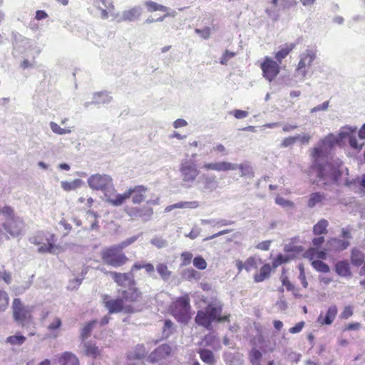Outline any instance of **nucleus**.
<instances>
[{"label":"nucleus","instance_id":"f257e3e1","mask_svg":"<svg viewBox=\"0 0 365 365\" xmlns=\"http://www.w3.org/2000/svg\"><path fill=\"white\" fill-rule=\"evenodd\" d=\"M348 170L343 165L337 167L327 163L318 171V176L324 185L334 182L344 184L355 192L365 195V175L361 178L350 180L348 177Z\"/></svg>","mask_w":365,"mask_h":365},{"label":"nucleus","instance_id":"f03ea898","mask_svg":"<svg viewBox=\"0 0 365 365\" xmlns=\"http://www.w3.org/2000/svg\"><path fill=\"white\" fill-rule=\"evenodd\" d=\"M222 305L219 301L210 303L205 310L197 312L195 317V322L207 329H211L213 322H222L227 320V317H222Z\"/></svg>","mask_w":365,"mask_h":365},{"label":"nucleus","instance_id":"7ed1b4c3","mask_svg":"<svg viewBox=\"0 0 365 365\" xmlns=\"http://www.w3.org/2000/svg\"><path fill=\"white\" fill-rule=\"evenodd\" d=\"M148 191V188L145 185H135L129 187L123 193L115 195L114 197L109 196L108 202L113 206H120L131 198L133 204H140L145 200Z\"/></svg>","mask_w":365,"mask_h":365},{"label":"nucleus","instance_id":"20e7f679","mask_svg":"<svg viewBox=\"0 0 365 365\" xmlns=\"http://www.w3.org/2000/svg\"><path fill=\"white\" fill-rule=\"evenodd\" d=\"M192 158H183L179 165L182 185L186 188L192 187L200 174L197 165L193 159L196 157V154H192Z\"/></svg>","mask_w":365,"mask_h":365},{"label":"nucleus","instance_id":"39448f33","mask_svg":"<svg viewBox=\"0 0 365 365\" xmlns=\"http://www.w3.org/2000/svg\"><path fill=\"white\" fill-rule=\"evenodd\" d=\"M202 169L206 171L213 170L216 172H226L240 169L241 176H252L253 171L252 167L247 163L237 164L228 161H212L205 162L202 165Z\"/></svg>","mask_w":365,"mask_h":365},{"label":"nucleus","instance_id":"423d86ee","mask_svg":"<svg viewBox=\"0 0 365 365\" xmlns=\"http://www.w3.org/2000/svg\"><path fill=\"white\" fill-rule=\"evenodd\" d=\"M87 182L93 190L102 191L107 200L109 196L115 197L113 179L110 175L106 174L91 175L88 178Z\"/></svg>","mask_w":365,"mask_h":365},{"label":"nucleus","instance_id":"0eeeda50","mask_svg":"<svg viewBox=\"0 0 365 365\" xmlns=\"http://www.w3.org/2000/svg\"><path fill=\"white\" fill-rule=\"evenodd\" d=\"M190 308V298L186 294L173 302L170 307V311L178 321L187 323L191 319Z\"/></svg>","mask_w":365,"mask_h":365},{"label":"nucleus","instance_id":"6e6552de","mask_svg":"<svg viewBox=\"0 0 365 365\" xmlns=\"http://www.w3.org/2000/svg\"><path fill=\"white\" fill-rule=\"evenodd\" d=\"M317 57V51L314 48H307L299 55V61L295 70L297 81H304L308 73L309 68Z\"/></svg>","mask_w":365,"mask_h":365},{"label":"nucleus","instance_id":"1a4fd4ad","mask_svg":"<svg viewBox=\"0 0 365 365\" xmlns=\"http://www.w3.org/2000/svg\"><path fill=\"white\" fill-rule=\"evenodd\" d=\"M337 143H339V137L332 133L319 141L312 149L311 154L314 163H317L319 158L327 156Z\"/></svg>","mask_w":365,"mask_h":365},{"label":"nucleus","instance_id":"9d476101","mask_svg":"<svg viewBox=\"0 0 365 365\" xmlns=\"http://www.w3.org/2000/svg\"><path fill=\"white\" fill-rule=\"evenodd\" d=\"M103 262L109 266L119 267L124 265L128 258L114 245L103 249L101 252Z\"/></svg>","mask_w":365,"mask_h":365},{"label":"nucleus","instance_id":"9b49d317","mask_svg":"<svg viewBox=\"0 0 365 365\" xmlns=\"http://www.w3.org/2000/svg\"><path fill=\"white\" fill-rule=\"evenodd\" d=\"M33 307H25L19 298H15L12 303L13 317L16 322L22 326L31 322Z\"/></svg>","mask_w":365,"mask_h":365},{"label":"nucleus","instance_id":"f8f14e48","mask_svg":"<svg viewBox=\"0 0 365 365\" xmlns=\"http://www.w3.org/2000/svg\"><path fill=\"white\" fill-rule=\"evenodd\" d=\"M55 242L54 235L44 232H39L32 240V242L38 246V252L40 253H55Z\"/></svg>","mask_w":365,"mask_h":365},{"label":"nucleus","instance_id":"ddd939ff","mask_svg":"<svg viewBox=\"0 0 365 365\" xmlns=\"http://www.w3.org/2000/svg\"><path fill=\"white\" fill-rule=\"evenodd\" d=\"M103 301L109 313L133 312V309L130 305L125 304L119 294L117 299H112L109 296L105 295Z\"/></svg>","mask_w":365,"mask_h":365},{"label":"nucleus","instance_id":"4468645a","mask_svg":"<svg viewBox=\"0 0 365 365\" xmlns=\"http://www.w3.org/2000/svg\"><path fill=\"white\" fill-rule=\"evenodd\" d=\"M263 76L269 82L272 81L279 73V63L269 56H265L260 64Z\"/></svg>","mask_w":365,"mask_h":365},{"label":"nucleus","instance_id":"2eb2a0df","mask_svg":"<svg viewBox=\"0 0 365 365\" xmlns=\"http://www.w3.org/2000/svg\"><path fill=\"white\" fill-rule=\"evenodd\" d=\"M126 214L133 220L141 218L143 221H148L153 215V210L148 205L141 207H130L125 210Z\"/></svg>","mask_w":365,"mask_h":365},{"label":"nucleus","instance_id":"dca6fc26","mask_svg":"<svg viewBox=\"0 0 365 365\" xmlns=\"http://www.w3.org/2000/svg\"><path fill=\"white\" fill-rule=\"evenodd\" d=\"M62 320L57 316L53 317L46 326V337L48 339H56L61 334Z\"/></svg>","mask_w":365,"mask_h":365},{"label":"nucleus","instance_id":"f3484780","mask_svg":"<svg viewBox=\"0 0 365 365\" xmlns=\"http://www.w3.org/2000/svg\"><path fill=\"white\" fill-rule=\"evenodd\" d=\"M142 14V9L140 6H135L129 9L125 10L122 12L121 15L118 17V14L115 18L118 22L121 21H133L137 20ZM116 14H114L115 15Z\"/></svg>","mask_w":365,"mask_h":365},{"label":"nucleus","instance_id":"a211bd4d","mask_svg":"<svg viewBox=\"0 0 365 365\" xmlns=\"http://www.w3.org/2000/svg\"><path fill=\"white\" fill-rule=\"evenodd\" d=\"M338 312V309L335 305H331L329 307L325 315L321 313L317 318V322L321 325H329L331 324Z\"/></svg>","mask_w":365,"mask_h":365},{"label":"nucleus","instance_id":"6ab92c4d","mask_svg":"<svg viewBox=\"0 0 365 365\" xmlns=\"http://www.w3.org/2000/svg\"><path fill=\"white\" fill-rule=\"evenodd\" d=\"M171 352V347L168 344H163L155 349L149 356L150 361L154 362L169 356Z\"/></svg>","mask_w":365,"mask_h":365},{"label":"nucleus","instance_id":"aec40b11","mask_svg":"<svg viewBox=\"0 0 365 365\" xmlns=\"http://www.w3.org/2000/svg\"><path fill=\"white\" fill-rule=\"evenodd\" d=\"M118 294L123 299V302H137L141 297V293L134 287H130L128 289L120 291Z\"/></svg>","mask_w":365,"mask_h":365},{"label":"nucleus","instance_id":"412c9836","mask_svg":"<svg viewBox=\"0 0 365 365\" xmlns=\"http://www.w3.org/2000/svg\"><path fill=\"white\" fill-rule=\"evenodd\" d=\"M349 246V242L344 240L332 238L327 244V250L341 251L346 249Z\"/></svg>","mask_w":365,"mask_h":365},{"label":"nucleus","instance_id":"4be33fe9","mask_svg":"<svg viewBox=\"0 0 365 365\" xmlns=\"http://www.w3.org/2000/svg\"><path fill=\"white\" fill-rule=\"evenodd\" d=\"M112 98L106 92L95 93L93 96L92 102H86L84 106L88 108L91 104H105L110 102Z\"/></svg>","mask_w":365,"mask_h":365},{"label":"nucleus","instance_id":"5701e85b","mask_svg":"<svg viewBox=\"0 0 365 365\" xmlns=\"http://www.w3.org/2000/svg\"><path fill=\"white\" fill-rule=\"evenodd\" d=\"M200 206L197 201H184L170 205L165 207V211L168 212L173 209H195Z\"/></svg>","mask_w":365,"mask_h":365},{"label":"nucleus","instance_id":"b1692460","mask_svg":"<svg viewBox=\"0 0 365 365\" xmlns=\"http://www.w3.org/2000/svg\"><path fill=\"white\" fill-rule=\"evenodd\" d=\"M326 200V195L320 192H312L309 195L307 200V206L309 208H313L317 205H320L324 203Z\"/></svg>","mask_w":365,"mask_h":365},{"label":"nucleus","instance_id":"393cba45","mask_svg":"<svg viewBox=\"0 0 365 365\" xmlns=\"http://www.w3.org/2000/svg\"><path fill=\"white\" fill-rule=\"evenodd\" d=\"M326 251H327V249L324 250H318L317 248L310 247L304 253V257L309 260L317 259H324L327 257Z\"/></svg>","mask_w":365,"mask_h":365},{"label":"nucleus","instance_id":"a878e982","mask_svg":"<svg viewBox=\"0 0 365 365\" xmlns=\"http://www.w3.org/2000/svg\"><path fill=\"white\" fill-rule=\"evenodd\" d=\"M58 363L61 365H79L78 358L71 352H65L59 356Z\"/></svg>","mask_w":365,"mask_h":365},{"label":"nucleus","instance_id":"bb28decb","mask_svg":"<svg viewBox=\"0 0 365 365\" xmlns=\"http://www.w3.org/2000/svg\"><path fill=\"white\" fill-rule=\"evenodd\" d=\"M202 183L205 190H213L217 187L216 176L214 175L204 174L202 175Z\"/></svg>","mask_w":365,"mask_h":365},{"label":"nucleus","instance_id":"cd10ccee","mask_svg":"<svg viewBox=\"0 0 365 365\" xmlns=\"http://www.w3.org/2000/svg\"><path fill=\"white\" fill-rule=\"evenodd\" d=\"M144 5L148 12L162 11L167 12L169 11V8L163 4H158L151 0H146L144 2Z\"/></svg>","mask_w":365,"mask_h":365},{"label":"nucleus","instance_id":"c85d7f7f","mask_svg":"<svg viewBox=\"0 0 365 365\" xmlns=\"http://www.w3.org/2000/svg\"><path fill=\"white\" fill-rule=\"evenodd\" d=\"M295 46L294 43L285 44L283 47H282L276 53L275 58L277 62L279 64L282 63V61L285 58L287 55L294 49Z\"/></svg>","mask_w":365,"mask_h":365},{"label":"nucleus","instance_id":"c756f323","mask_svg":"<svg viewBox=\"0 0 365 365\" xmlns=\"http://www.w3.org/2000/svg\"><path fill=\"white\" fill-rule=\"evenodd\" d=\"M147 354V351L143 344H138L135 349L128 354L129 359H142Z\"/></svg>","mask_w":365,"mask_h":365},{"label":"nucleus","instance_id":"7c9ffc66","mask_svg":"<svg viewBox=\"0 0 365 365\" xmlns=\"http://www.w3.org/2000/svg\"><path fill=\"white\" fill-rule=\"evenodd\" d=\"M85 353L87 356L96 358L101 355V349L92 341H88L84 344Z\"/></svg>","mask_w":365,"mask_h":365},{"label":"nucleus","instance_id":"2f4dec72","mask_svg":"<svg viewBox=\"0 0 365 365\" xmlns=\"http://www.w3.org/2000/svg\"><path fill=\"white\" fill-rule=\"evenodd\" d=\"M336 272L342 277H348L351 275L349 265L346 262H339L335 265Z\"/></svg>","mask_w":365,"mask_h":365},{"label":"nucleus","instance_id":"473e14b6","mask_svg":"<svg viewBox=\"0 0 365 365\" xmlns=\"http://www.w3.org/2000/svg\"><path fill=\"white\" fill-rule=\"evenodd\" d=\"M83 181L81 179H76L73 181H61V186L65 191H71L79 188L83 185Z\"/></svg>","mask_w":365,"mask_h":365},{"label":"nucleus","instance_id":"72a5a7b5","mask_svg":"<svg viewBox=\"0 0 365 365\" xmlns=\"http://www.w3.org/2000/svg\"><path fill=\"white\" fill-rule=\"evenodd\" d=\"M109 274L111 276L115 282H116L120 286H123L126 282H128L130 279L129 274L127 273L110 272Z\"/></svg>","mask_w":365,"mask_h":365},{"label":"nucleus","instance_id":"f704fd0d","mask_svg":"<svg viewBox=\"0 0 365 365\" xmlns=\"http://www.w3.org/2000/svg\"><path fill=\"white\" fill-rule=\"evenodd\" d=\"M271 272V267L269 264H266L260 269L259 273L256 274L254 277L256 282H260L268 278Z\"/></svg>","mask_w":365,"mask_h":365},{"label":"nucleus","instance_id":"c9c22d12","mask_svg":"<svg viewBox=\"0 0 365 365\" xmlns=\"http://www.w3.org/2000/svg\"><path fill=\"white\" fill-rule=\"evenodd\" d=\"M50 128L52 132L57 135H66L70 134L73 130V127H68L63 128L55 122H50Z\"/></svg>","mask_w":365,"mask_h":365},{"label":"nucleus","instance_id":"e433bc0d","mask_svg":"<svg viewBox=\"0 0 365 365\" xmlns=\"http://www.w3.org/2000/svg\"><path fill=\"white\" fill-rule=\"evenodd\" d=\"M356 127H352L349 125L344 126L341 128L339 135L336 136L339 137V142L346 138H349V136L354 135V133L356 131Z\"/></svg>","mask_w":365,"mask_h":365},{"label":"nucleus","instance_id":"4c0bfd02","mask_svg":"<svg viewBox=\"0 0 365 365\" xmlns=\"http://www.w3.org/2000/svg\"><path fill=\"white\" fill-rule=\"evenodd\" d=\"M351 263L355 266H360L364 263V255L357 249H353L351 257Z\"/></svg>","mask_w":365,"mask_h":365},{"label":"nucleus","instance_id":"58836bf2","mask_svg":"<svg viewBox=\"0 0 365 365\" xmlns=\"http://www.w3.org/2000/svg\"><path fill=\"white\" fill-rule=\"evenodd\" d=\"M328 221L325 219L320 220L313 227L314 235H322L327 232Z\"/></svg>","mask_w":365,"mask_h":365},{"label":"nucleus","instance_id":"ea45409f","mask_svg":"<svg viewBox=\"0 0 365 365\" xmlns=\"http://www.w3.org/2000/svg\"><path fill=\"white\" fill-rule=\"evenodd\" d=\"M200 359L205 363L212 365L215 362L213 353L207 349H202L200 351Z\"/></svg>","mask_w":365,"mask_h":365},{"label":"nucleus","instance_id":"a19ab883","mask_svg":"<svg viewBox=\"0 0 365 365\" xmlns=\"http://www.w3.org/2000/svg\"><path fill=\"white\" fill-rule=\"evenodd\" d=\"M157 272L160 275L163 279L168 280L170 275L171 272L168 269V267L165 263H159L156 267Z\"/></svg>","mask_w":365,"mask_h":365},{"label":"nucleus","instance_id":"79ce46f5","mask_svg":"<svg viewBox=\"0 0 365 365\" xmlns=\"http://www.w3.org/2000/svg\"><path fill=\"white\" fill-rule=\"evenodd\" d=\"M349 143L350 147L356 153H359L364 145V142L360 138L358 140L355 135L349 136Z\"/></svg>","mask_w":365,"mask_h":365},{"label":"nucleus","instance_id":"37998d69","mask_svg":"<svg viewBox=\"0 0 365 365\" xmlns=\"http://www.w3.org/2000/svg\"><path fill=\"white\" fill-rule=\"evenodd\" d=\"M312 261V267L318 272L327 273L330 271L329 267L324 262L318 259H313Z\"/></svg>","mask_w":365,"mask_h":365},{"label":"nucleus","instance_id":"c03bdc74","mask_svg":"<svg viewBox=\"0 0 365 365\" xmlns=\"http://www.w3.org/2000/svg\"><path fill=\"white\" fill-rule=\"evenodd\" d=\"M96 322V320L91 321L83 327L81 329V336L83 339L88 337Z\"/></svg>","mask_w":365,"mask_h":365},{"label":"nucleus","instance_id":"a18cd8bd","mask_svg":"<svg viewBox=\"0 0 365 365\" xmlns=\"http://www.w3.org/2000/svg\"><path fill=\"white\" fill-rule=\"evenodd\" d=\"M9 297L8 294L0 289V312H4L9 306Z\"/></svg>","mask_w":365,"mask_h":365},{"label":"nucleus","instance_id":"49530a36","mask_svg":"<svg viewBox=\"0 0 365 365\" xmlns=\"http://www.w3.org/2000/svg\"><path fill=\"white\" fill-rule=\"evenodd\" d=\"M275 202L278 205H280L281 207L284 208L292 209L294 207V204L293 202L286 200L285 198L279 196H277L275 198Z\"/></svg>","mask_w":365,"mask_h":365},{"label":"nucleus","instance_id":"de8ad7c7","mask_svg":"<svg viewBox=\"0 0 365 365\" xmlns=\"http://www.w3.org/2000/svg\"><path fill=\"white\" fill-rule=\"evenodd\" d=\"M173 323L168 319L165 321L164 326L163 328V336L168 338L173 333Z\"/></svg>","mask_w":365,"mask_h":365},{"label":"nucleus","instance_id":"09e8293b","mask_svg":"<svg viewBox=\"0 0 365 365\" xmlns=\"http://www.w3.org/2000/svg\"><path fill=\"white\" fill-rule=\"evenodd\" d=\"M258 261H260V259H257V258H256L255 257H249L245 262V269H246V271H247V272H250L252 269L256 268L257 267V262Z\"/></svg>","mask_w":365,"mask_h":365},{"label":"nucleus","instance_id":"8fccbe9b","mask_svg":"<svg viewBox=\"0 0 365 365\" xmlns=\"http://www.w3.org/2000/svg\"><path fill=\"white\" fill-rule=\"evenodd\" d=\"M87 219L91 221V229L95 230L98 228L97 214L91 210H88L86 213Z\"/></svg>","mask_w":365,"mask_h":365},{"label":"nucleus","instance_id":"3c124183","mask_svg":"<svg viewBox=\"0 0 365 365\" xmlns=\"http://www.w3.org/2000/svg\"><path fill=\"white\" fill-rule=\"evenodd\" d=\"M138 239V237L137 236H133L131 237H129L128 239H126L125 240L121 242L120 244L118 245H115L114 246L115 247H118V249L122 252V250L123 249H125V247H127L128 246L130 245L131 244H133V242H135Z\"/></svg>","mask_w":365,"mask_h":365},{"label":"nucleus","instance_id":"603ef678","mask_svg":"<svg viewBox=\"0 0 365 365\" xmlns=\"http://www.w3.org/2000/svg\"><path fill=\"white\" fill-rule=\"evenodd\" d=\"M250 361L253 365H259V359L262 357V354L256 349H253L250 354Z\"/></svg>","mask_w":365,"mask_h":365},{"label":"nucleus","instance_id":"864d4df0","mask_svg":"<svg viewBox=\"0 0 365 365\" xmlns=\"http://www.w3.org/2000/svg\"><path fill=\"white\" fill-rule=\"evenodd\" d=\"M26 340V338L22 335H15L9 336L6 339V341L11 344H22Z\"/></svg>","mask_w":365,"mask_h":365},{"label":"nucleus","instance_id":"5fc2aeb1","mask_svg":"<svg viewBox=\"0 0 365 365\" xmlns=\"http://www.w3.org/2000/svg\"><path fill=\"white\" fill-rule=\"evenodd\" d=\"M193 265L201 270L205 269L207 267V262L202 257L198 256L194 258Z\"/></svg>","mask_w":365,"mask_h":365},{"label":"nucleus","instance_id":"6e6d98bb","mask_svg":"<svg viewBox=\"0 0 365 365\" xmlns=\"http://www.w3.org/2000/svg\"><path fill=\"white\" fill-rule=\"evenodd\" d=\"M296 142L299 141L302 145H307L312 139V135L309 133L298 134L295 135Z\"/></svg>","mask_w":365,"mask_h":365},{"label":"nucleus","instance_id":"4d7b16f0","mask_svg":"<svg viewBox=\"0 0 365 365\" xmlns=\"http://www.w3.org/2000/svg\"><path fill=\"white\" fill-rule=\"evenodd\" d=\"M150 243L157 248H163L167 246V241L162 237H153L150 240Z\"/></svg>","mask_w":365,"mask_h":365},{"label":"nucleus","instance_id":"13d9d810","mask_svg":"<svg viewBox=\"0 0 365 365\" xmlns=\"http://www.w3.org/2000/svg\"><path fill=\"white\" fill-rule=\"evenodd\" d=\"M0 280L4 281L7 284L11 282V274L6 271L4 267L0 269Z\"/></svg>","mask_w":365,"mask_h":365},{"label":"nucleus","instance_id":"bf43d9fd","mask_svg":"<svg viewBox=\"0 0 365 365\" xmlns=\"http://www.w3.org/2000/svg\"><path fill=\"white\" fill-rule=\"evenodd\" d=\"M297 1L296 0H279V6L282 9H289L296 6Z\"/></svg>","mask_w":365,"mask_h":365},{"label":"nucleus","instance_id":"052dcab7","mask_svg":"<svg viewBox=\"0 0 365 365\" xmlns=\"http://www.w3.org/2000/svg\"><path fill=\"white\" fill-rule=\"evenodd\" d=\"M230 115H232L235 116L237 119H243L248 116L249 113L246 110H233L230 112Z\"/></svg>","mask_w":365,"mask_h":365},{"label":"nucleus","instance_id":"680f3d73","mask_svg":"<svg viewBox=\"0 0 365 365\" xmlns=\"http://www.w3.org/2000/svg\"><path fill=\"white\" fill-rule=\"evenodd\" d=\"M1 213L5 216V218H9L13 217H18L14 214V210L9 206H4L1 209Z\"/></svg>","mask_w":365,"mask_h":365},{"label":"nucleus","instance_id":"e2e57ef3","mask_svg":"<svg viewBox=\"0 0 365 365\" xmlns=\"http://www.w3.org/2000/svg\"><path fill=\"white\" fill-rule=\"evenodd\" d=\"M235 56V53L234 52H231L227 50L225 51V52L224 53V54L222 55V56L220 58V63L222 65H226L227 61L230 58H233Z\"/></svg>","mask_w":365,"mask_h":365},{"label":"nucleus","instance_id":"0e129e2a","mask_svg":"<svg viewBox=\"0 0 365 365\" xmlns=\"http://www.w3.org/2000/svg\"><path fill=\"white\" fill-rule=\"evenodd\" d=\"M295 143H296L295 135L294 136H289V137L285 138L282 140V142L281 143V146L283 147V148H287V147L293 145Z\"/></svg>","mask_w":365,"mask_h":365},{"label":"nucleus","instance_id":"69168bd1","mask_svg":"<svg viewBox=\"0 0 365 365\" xmlns=\"http://www.w3.org/2000/svg\"><path fill=\"white\" fill-rule=\"evenodd\" d=\"M195 33L199 34L202 38L207 39L210 36V29L208 27L204 28L203 29H195Z\"/></svg>","mask_w":365,"mask_h":365},{"label":"nucleus","instance_id":"338daca9","mask_svg":"<svg viewBox=\"0 0 365 365\" xmlns=\"http://www.w3.org/2000/svg\"><path fill=\"white\" fill-rule=\"evenodd\" d=\"M288 261V258L282 255H279L273 262V266L277 267Z\"/></svg>","mask_w":365,"mask_h":365},{"label":"nucleus","instance_id":"774afa93","mask_svg":"<svg viewBox=\"0 0 365 365\" xmlns=\"http://www.w3.org/2000/svg\"><path fill=\"white\" fill-rule=\"evenodd\" d=\"M192 258V254L190 252H185L181 254V259L184 265H187L190 263Z\"/></svg>","mask_w":365,"mask_h":365}]
</instances>
